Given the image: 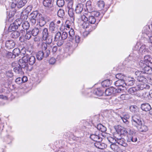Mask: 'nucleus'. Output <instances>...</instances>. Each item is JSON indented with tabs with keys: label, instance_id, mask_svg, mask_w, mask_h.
Returning a JSON list of instances; mask_svg holds the SVG:
<instances>
[{
	"label": "nucleus",
	"instance_id": "obj_25",
	"mask_svg": "<svg viewBox=\"0 0 152 152\" xmlns=\"http://www.w3.org/2000/svg\"><path fill=\"white\" fill-rule=\"evenodd\" d=\"M93 93L97 96H100L103 95L104 91L99 88L95 89L93 91Z\"/></svg>",
	"mask_w": 152,
	"mask_h": 152
},
{
	"label": "nucleus",
	"instance_id": "obj_49",
	"mask_svg": "<svg viewBox=\"0 0 152 152\" xmlns=\"http://www.w3.org/2000/svg\"><path fill=\"white\" fill-rule=\"evenodd\" d=\"M120 98L122 100H126L129 99V95L127 94H122L120 96Z\"/></svg>",
	"mask_w": 152,
	"mask_h": 152
},
{
	"label": "nucleus",
	"instance_id": "obj_8",
	"mask_svg": "<svg viewBox=\"0 0 152 152\" xmlns=\"http://www.w3.org/2000/svg\"><path fill=\"white\" fill-rule=\"evenodd\" d=\"M115 137L116 138V143L124 147H126L127 146V144L124 138H122L121 136H118L116 134L115 135Z\"/></svg>",
	"mask_w": 152,
	"mask_h": 152
},
{
	"label": "nucleus",
	"instance_id": "obj_15",
	"mask_svg": "<svg viewBox=\"0 0 152 152\" xmlns=\"http://www.w3.org/2000/svg\"><path fill=\"white\" fill-rule=\"evenodd\" d=\"M115 88L113 87H111L107 89L105 91V94L106 96L111 95H114Z\"/></svg>",
	"mask_w": 152,
	"mask_h": 152
},
{
	"label": "nucleus",
	"instance_id": "obj_40",
	"mask_svg": "<svg viewBox=\"0 0 152 152\" xmlns=\"http://www.w3.org/2000/svg\"><path fill=\"white\" fill-rule=\"evenodd\" d=\"M61 34L59 31H57L56 33L55 37L54 40L55 41H57L58 40L61 39Z\"/></svg>",
	"mask_w": 152,
	"mask_h": 152
},
{
	"label": "nucleus",
	"instance_id": "obj_1",
	"mask_svg": "<svg viewBox=\"0 0 152 152\" xmlns=\"http://www.w3.org/2000/svg\"><path fill=\"white\" fill-rule=\"evenodd\" d=\"M35 61L34 56L26 54L19 60V62H20V66L22 68L27 71H31L32 69L31 65L34 64Z\"/></svg>",
	"mask_w": 152,
	"mask_h": 152
},
{
	"label": "nucleus",
	"instance_id": "obj_60",
	"mask_svg": "<svg viewBox=\"0 0 152 152\" xmlns=\"http://www.w3.org/2000/svg\"><path fill=\"white\" fill-rule=\"evenodd\" d=\"M123 90H122L121 89L119 88H115L114 95H117V94L120 93Z\"/></svg>",
	"mask_w": 152,
	"mask_h": 152
},
{
	"label": "nucleus",
	"instance_id": "obj_9",
	"mask_svg": "<svg viewBox=\"0 0 152 152\" xmlns=\"http://www.w3.org/2000/svg\"><path fill=\"white\" fill-rule=\"evenodd\" d=\"M115 128L118 134L125 135L127 134L128 132L126 129L121 126H118Z\"/></svg>",
	"mask_w": 152,
	"mask_h": 152
},
{
	"label": "nucleus",
	"instance_id": "obj_29",
	"mask_svg": "<svg viewBox=\"0 0 152 152\" xmlns=\"http://www.w3.org/2000/svg\"><path fill=\"white\" fill-rule=\"evenodd\" d=\"M146 75L142 74L141 76L138 77L137 80L139 82L144 83L147 82V80L146 78Z\"/></svg>",
	"mask_w": 152,
	"mask_h": 152
},
{
	"label": "nucleus",
	"instance_id": "obj_63",
	"mask_svg": "<svg viewBox=\"0 0 152 152\" xmlns=\"http://www.w3.org/2000/svg\"><path fill=\"white\" fill-rule=\"evenodd\" d=\"M15 82L18 84H20L22 83L21 78L18 77L16 78L15 80Z\"/></svg>",
	"mask_w": 152,
	"mask_h": 152
},
{
	"label": "nucleus",
	"instance_id": "obj_27",
	"mask_svg": "<svg viewBox=\"0 0 152 152\" xmlns=\"http://www.w3.org/2000/svg\"><path fill=\"white\" fill-rule=\"evenodd\" d=\"M68 32L69 34L68 38L69 39V41H72L74 39L75 34L73 28H71V29L69 30Z\"/></svg>",
	"mask_w": 152,
	"mask_h": 152
},
{
	"label": "nucleus",
	"instance_id": "obj_32",
	"mask_svg": "<svg viewBox=\"0 0 152 152\" xmlns=\"http://www.w3.org/2000/svg\"><path fill=\"white\" fill-rule=\"evenodd\" d=\"M97 129L99 131L104 132L107 130L106 128L101 124H99L97 126Z\"/></svg>",
	"mask_w": 152,
	"mask_h": 152
},
{
	"label": "nucleus",
	"instance_id": "obj_3",
	"mask_svg": "<svg viewBox=\"0 0 152 152\" xmlns=\"http://www.w3.org/2000/svg\"><path fill=\"white\" fill-rule=\"evenodd\" d=\"M88 11H85L82 15H80V19L83 21L88 22L90 24H94L96 21V19L92 15L90 12H88V8H87Z\"/></svg>",
	"mask_w": 152,
	"mask_h": 152
},
{
	"label": "nucleus",
	"instance_id": "obj_24",
	"mask_svg": "<svg viewBox=\"0 0 152 152\" xmlns=\"http://www.w3.org/2000/svg\"><path fill=\"white\" fill-rule=\"evenodd\" d=\"M150 86L145 83H141L139 84L138 85V89L142 90L144 89H149L150 88Z\"/></svg>",
	"mask_w": 152,
	"mask_h": 152
},
{
	"label": "nucleus",
	"instance_id": "obj_41",
	"mask_svg": "<svg viewBox=\"0 0 152 152\" xmlns=\"http://www.w3.org/2000/svg\"><path fill=\"white\" fill-rule=\"evenodd\" d=\"M42 38H45L49 36V33L47 28H45L43 29L42 31Z\"/></svg>",
	"mask_w": 152,
	"mask_h": 152
},
{
	"label": "nucleus",
	"instance_id": "obj_59",
	"mask_svg": "<svg viewBox=\"0 0 152 152\" xmlns=\"http://www.w3.org/2000/svg\"><path fill=\"white\" fill-rule=\"evenodd\" d=\"M110 147L113 151L116 150L118 148V146L116 145L115 143L111 144Z\"/></svg>",
	"mask_w": 152,
	"mask_h": 152
},
{
	"label": "nucleus",
	"instance_id": "obj_56",
	"mask_svg": "<svg viewBox=\"0 0 152 152\" xmlns=\"http://www.w3.org/2000/svg\"><path fill=\"white\" fill-rule=\"evenodd\" d=\"M42 51L44 53V57L45 58L48 57L50 53V49H48L47 50Z\"/></svg>",
	"mask_w": 152,
	"mask_h": 152
},
{
	"label": "nucleus",
	"instance_id": "obj_2",
	"mask_svg": "<svg viewBox=\"0 0 152 152\" xmlns=\"http://www.w3.org/2000/svg\"><path fill=\"white\" fill-rule=\"evenodd\" d=\"M131 121L132 125L136 127L140 132H145L148 130V127L143 123L141 119L137 115L132 116Z\"/></svg>",
	"mask_w": 152,
	"mask_h": 152
},
{
	"label": "nucleus",
	"instance_id": "obj_33",
	"mask_svg": "<svg viewBox=\"0 0 152 152\" xmlns=\"http://www.w3.org/2000/svg\"><path fill=\"white\" fill-rule=\"evenodd\" d=\"M50 48H51L50 45L46 43L43 42L42 43V51L47 50L48 49H50Z\"/></svg>",
	"mask_w": 152,
	"mask_h": 152
},
{
	"label": "nucleus",
	"instance_id": "obj_34",
	"mask_svg": "<svg viewBox=\"0 0 152 152\" xmlns=\"http://www.w3.org/2000/svg\"><path fill=\"white\" fill-rule=\"evenodd\" d=\"M68 9V13L69 16L71 18V20L74 21V10L73 8H70Z\"/></svg>",
	"mask_w": 152,
	"mask_h": 152
},
{
	"label": "nucleus",
	"instance_id": "obj_55",
	"mask_svg": "<svg viewBox=\"0 0 152 152\" xmlns=\"http://www.w3.org/2000/svg\"><path fill=\"white\" fill-rule=\"evenodd\" d=\"M68 37V34L66 32H63L61 34V39L64 40L65 39Z\"/></svg>",
	"mask_w": 152,
	"mask_h": 152
},
{
	"label": "nucleus",
	"instance_id": "obj_39",
	"mask_svg": "<svg viewBox=\"0 0 152 152\" xmlns=\"http://www.w3.org/2000/svg\"><path fill=\"white\" fill-rule=\"evenodd\" d=\"M30 25L27 21H25L22 24L21 27L24 30H27L29 28Z\"/></svg>",
	"mask_w": 152,
	"mask_h": 152
},
{
	"label": "nucleus",
	"instance_id": "obj_50",
	"mask_svg": "<svg viewBox=\"0 0 152 152\" xmlns=\"http://www.w3.org/2000/svg\"><path fill=\"white\" fill-rule=\"evenodd\" d=\"M39 20V25L40 26H44L46 23V21L44 19V18L41 17H40L39 19H38Z\"/></svg>",
	"mask_w": 152,
	"mask_h": 152
},
{
	"label": "nucleus",
	"instance_id": "obj_10",
	"mask_svg": "<svg viewBox=\"0 0 152 152\" xmlns=\"http://www.w3.org/2000/svg\"><path fill=\"white\" fill-rule=\"evenodd\" d=\"M90 138L96 142L101 141L102 140V138L100 137L99 134L97 133L95 134H92L90 135Z\"/></svg>",
	"mask_w": 152,
	"mask_h": 152
},
{
	"label": "nucleus",
	"instance_id": "obj_13",
	"mask_svg": "<svg viewBox=\"0 0 152 152\" xmlns=\"http://www.w3.org/2000/svg\"><path fill=\"white\" fill-rule=\"evenodd\" d=\"M20 62L19 61L18 66H17L15 67L13 69L15 73L22 75L24 74V72L22 69H23L25 70L20 66Z\"/></svg>",
	"mask_w": 152,
	"mask_h": 152
},
{
	"label": "nucleus",
	"instance_id": "obj_47",
	"mask_svg": "<svg viewBox=\"0 0 152 152\" xmlns=\"http://www.w3.org/2000/svg\"><path fill=\"white\" fill-rule=\"evenodd\" d=\"M32 35L31 31H27L25 35V38L26 39L29 40L31 38Z\"/></svg>",
	"mask_w": 152,
	"mask_h": 152
},
{
	"label": "nucleus",
	"instance_id": "obj_58",
	"mask_svg": "<svg viewBox=\"0 0 152 152\" xmlns=\"http://www.w3.org/2000/svg\"><path fill=\"white\" fill-rule=\"evenodd\" d=\"M68 22H69V20H67L66 21L64 26L65 28L67 30H69L71 29V28H72L71 25H70L69 23H68Z\"/></svg>",
	"mask_w": 152,
	"mask_h": 152
},
{
	"label": "nucleus",
	"instance_id": "obj_12",
	"mask_svg": "<svg viewBox=\"0 0 152 152\" xmlns=\"http://www.w3.org/2000/svg\"><path fill=\"white\" fill-rule=\"evenodd\" d=\"M42 16V14L39 13L38 11H35L30 14V18H33L34 19L38 20L39 19L40 17H41Z\"/></svg>",
	"mask_w": 152,
	"mask_h": 152
},
{
	"label": "nucleus",
	"instance_id": "obj_31",
	"mask_svg": "<svg viewBox=\"0 0 152 152\" xmlns=\"http://www.w3.org/2000/svg\"><path fill=\"white\" fill-rule=\"evenodd\" d=\"M112 81L110 80H107L103 81L101 83L102 85L104 87L109 86L110 85Z\"/></svg>",
	"mask_w": 152,
	"mask_h": 152
},
{
	"label": "nucleus",
	"instance_id": "obj_18",
	"mask_svg": "<svg viewBox=\"0 0 152 152\" xmlns=\"http://www.w3.org/2000/svg\"><path fill=\"white\" fill-rule=\"evenodd\" d=\"M148 48L145 45H142L139 49V53L142 54H146L149 52Z\"/></svg>",
	"mask_w": 152,
	"mask_h": 152
},
{
	"label": "nucleus",
	"instance_id": "obj_35",
	"mask_svg": "<svg viewBox=\"0 0 152 152\" xmlns=\"http://www.w3.org/2000/svg\"><path fill=\"white\" fill-rule=\"evenodd\" d=\"M115 77L118 80H122L124 81H125L126 79V76L121 73L116 74Z\"/></svg>",
	"mask_w": 152,
	"mask_h": 152
},
{
	"label": "nucleus",
	"instance_id": "obj_62",
	"mask_svg": "<svg viewBox=\"0 0 152 152\" xmlns=\"http://www.w3.org/2000/svg\"><path fill=\"white\" fill-rule=\"evenodd\" d=\"M135 74L137 76V78L139 77V76H141L143 74L142 71H136L135 72Z\"/></svg>",
	"mask_w": 152,
	"mask_h": 152
},
{
	"label": "nucleus",
	"instance_id": "obj_14",
	"mask_svg": "<svg viewBox=\"0 0 152 152\" xmlns=\"http://www.w3.org/2000/svg\"><path fill=\"white\" fill-rule=\"evenodd\" d=\"M5 45L7 48L10 49L14 48L15 43L12 40H8L6 42Z\"/></svg>",
	"mask_w": 152,
	"mask_h": 152
},
{
	"label": "nucleus",
	"instance_id": "obj_52",
	"mask_svg": "<svg viewBox=\"0 0 152 152\" xmlns=\"http://www.w3.org/2000/svg\"><path fill=\"white\" fill-rule=\"evenodd\" d=\"M14 23L16 26L18 27V28H20V25L22 23L21 20L19 19H17L14 22Z\"/></svg>",
	"mask_w": 152,
	"mask_h": 152
},
{
	"label": "nucleus",
	"instance_id": "obj_30",
	"mask_svg": "<svg viewBox=\"0 0 152 152\" xmlns=\"http://www.w3.org/2000/svg\"><path fill=\"white\" fill-rule=\"evenodd\" d=\"M137 138L134 135L128 136L127 141L128 142H136L137 141Z\"/></svg>",
	"mask_w": 152,
	"mask_h": 152
},
{
	"label": "nucleus",
	"instance_id": "obj_23",
	"mask_svg": "<svg viewBox=\"0 0 152 152\" xmlns=\"http://www.w3.org/2000/svg\"><path fill=\"white\" fill-rule=\"evenodd\" d=\"M135 80L133 78L129 77L126 82V85L132 86L135 83Z\"/></svg>",
	"mask_w": 152,
	"mask_h": 152
},
{
	"label": "nucleus",
	"instance_id": "obj_42",
	"mask_svg": "<svg viewBox=\"0 0 152 152\" xmlns=\"http://www.w3.org/2000/svg\"><path fill=\"white\" fill-rule=\"evenodd\" d=\"M57 15L58 17L63 18L65 15L64 10L63 9H60L58 11Z\"/></svg>",
	"mask_w": 152,
	"mask_h": 152
},
{
	"label": "nucleus",
	"instance_id": "obj_57",
	"mask_svg": "<svg viewBox=\"0 0 152 152\" xmlns=\"http://www.w3.org/2000/svg\"><path fill=\"white\" fill-rule=\"evenodd\" d=\"M129 109L132 112L135 113L137 110V107L135 105H131L130 106Z\"/></svg>",
	"mask_w": 152,
	"mask_h": 152
},
{
	"label": "nucleus",
	"instance_id": "obj_45",
	"mask_svg": "<svg viewBox=\"0 0 152 152\" xmlns=\"http://www.w3.org/2000/svg\"><path fill=\"white\" fill-rule=\"evenodd\" d=\"M96 4L100 9H102L104 8L105 4L103 1L99 0L97 1Z\"/></svg>",
	"mask_w": 152,
	"mask_h": 152
},
{
	"label": "nucleus",
	"instance_id": "obj_43",
	"mask_svg": "<svg viewBox=\"0 0 152 152\" xmlns=\"http://www.w3.org/2000/svg\"><path fill=\"white\" fill-rule=\"evenodd\" d=\"M13 55L15 56V58L17 56H19L20 54V49L18 48H15L14 49L12 53Z\"/></svg>",
	"mask_w": 152,
	"mask_h": 152
},
{
	"label": "nucleus",
	"instance_id": "obj_53",
	"mask_svg": "<svg viewBox=\"0 0 152 152\" xmlns=\"http://www.w3.org/2000/svg\"><path fill=\"white\" fill-rule=\"evenodd\" d=\"M6 75L8 78H12L13 76V73L11 71H8L6 72Z\"/></svg>",
	"mask_w": 152,
	"mask_h": 152
},
{
	"label": "nucleus",
	"instance_id": "obj_48",
	"mask_svg": "<svg viewBox=\"0 0 152 152\" xmlns=\"http://www.w3.org/2000/svg\"><path fill=\"white\" fill-rule=\"evenodd\" d=\"M5 57L7 58H15V56L12 53L8 52H6L5 54Z\"/></svg>",
	"mask_w": 152,
	"mask_h": 152
},
{
	"label": "nucleus",
	"instance_id": "obj_37",
	"mask_svg": "<svg viewBox=\"0 0 152 152\" xmlns=\"http://www.w3.org/2000/svg\"><path fill=\"white\" fill-rule=\"evenodd\" d=\"M36 57L39 60H42L44 57V53L42 51H39L37 54Z\"/></svg>",
	"mask_w": 152,
	"mask_h": 152
},
{
	"label": "nucleus",
	"instance_id": "obj_38",
	"mask_svg": "<svg viewBox=\"0 0 152 152\" xmlns=\"http://www.w3.org/2000/svg\"><path fill=\"white\" fill-rule=\"evenodd\" d=\"M39 31V30L38 28L35 27L31 31V33L32 35L35 36L37 35Z\"/></svg>",
	"mask_w": 152,
	"mask_h": 152
},
{
	"label": "nucleus",
	"instance_id": "obj_20",
	"mask_svg": "<svg viewBox=\"0 0 152 152\" xmlns=\"http://www.w3.org/2000/svg\"><path fill=\"white\" fill-rule=\"evenodd\" d=\"M114 84L116 86H122L124 87L126 86L125 81L118 80L114 82Z\"/></svg>",
	"mask_w": 152,
	"mask_h": 152
},
{
	"label": "nucleus",
	"instance_id": "obj_54",
	"mask_svg": "<svg viewBox=\"0 0 152 152\" xmlns=\"http://www.w3.org/2000/svg\"><path fill=\"white\" fill-rule=\"evenodd\" d=\"M84 22L82 24V27L84 28H89V26H91L90 23L88 22L83 21Z\"/></svg>",
	"mask_w": 152,
	"mask_h": 152
},
{
	"label": "nucleus",
	"instance_id": "obj_44",
	"mask_svg": "<svg viewBox=\"0 0 152 152\" xmlns=\"http://www.w3.org/2000/svg\"><path fill=\"white\" fill-rule=\"evenodd\" d=\"M107 140L111 144L116 143L117 140H116V138L115 137L114 138L111 137H107Z\"/></svg>",
	"mask_w": 152,
	"mask_h": 152
},
{
	"label": "nucleus",
	"instance_id": "obj_5",
	"mask_svg": "<svg viewBox=\"0 0 152 152\" xmlns=\"http://www.w3.org/2000/svg\"><path fill=\"white\" fill-rule=\"evenodd\" d=\"M27 2V0H19L18 1L12 2L11 4V7L12 8L16 7L18 8H20L25 6Z\"/></svg>",
	"mask_w": 152,
	"mask_h": 152
},
{
	"label": "nucleus",
	"instance_id": "obj_51",
	"mask_svg": "<svg viewBox=\"0 0 152 152\" xmlns=\"http://www.w3.org/2000/svg\"><path fill=\"white\" fill-rule=\"evenodd\" d=\"M65 2L64 0H57L56 1L57 5L59 7H62L64 4Z\"/></svg>",
	"mask_w": 152,
	"mask_h": 152
},
{
	"label": "nucleus",
	"instance_id": "obj_64",
	"mask_svg": "<svg viewBox=\"0 0 152 152\" xmlns=\"http://www.w3.org/2000/svg\"><path fill=\"white\" fill-rule=\"evenodd\" d=\"M64 40L62 39H61L59 40H58L57 41V45L58 46H60L61 45H62L64 42Z\"/></svg>",
	"mask_w": 152,
	"mask_h": 152
},
{
	"label": "nucleus",
	"instance_id": "obj_11",
	"mask_svg": "<svg viewBox=\"0 0 152 152\" xmlns=\"http://www.w3.org/2000/svg\"><path fill=\"white\" fill-rule=\"evenodd\" d=\"M142 61L143 64H149V63L152 64V57L148 55H146L144 56V60H140L139 62H142Z\"/></svg>",
	"mask_w": 152,
	"mask_h": 152
},
{
	"label": "nucleus",
	"instance_id": "obj_26",
	"mask_svg": "<svg viewBox=\"0 0 152 152\" xmlns=\"http://www.w3.org/2000/svg\"><path fill=\"white\" fill-rule=\"evenodd\" d=\"M138 91V90L134 87H131L128 90V92L132 95H136Z\"/></svg>",
	"mask_w": 152,
	"mask_h": 152
},
{
	"label": "nucleus",
	"instance_id": "obj_7",
	"mask_svg": "<svg viewBox=\"0 0 152 152\" xmlns=\"http://www.w3.org/2000/svg\"><path fill=\"white\" fill-rule=\"evenodd\" d=\"M56 20L52 21L50 24L49 29L51 33H55L58 31V26L55 23Z\"/></svg>",
	"mask_w": 152,
	"mask_h": 152
},
{
	"label": "nucleus",
	"instance_id": "obj_21",
	"mask_svg": "<svg viewBox=\"0 0 152 152\" xmlns=\"http://www.w3.org/2000/svg\"><path fill=\"white\" fill-rule=\"evenodd\" d=\"M95 146L96 148L101 149H104L107 146L105 144L101 142V141L96 142L94 143Z\"/></svg>",
	"mask_w": 152,
	"mask_h": 152
},
{
	"label": "nucleus",
	"instance_id": "obj_22",
	"mask_svg": "<svg viewBox=\"0 0 152 152\" xmlns=\"http://www.w3.org/2000/svg\"><path fill=\"white\" fill-rule=\"evenodd\" d=\"M141 108L142 110L145 111H148L151 109V107L148 103H144L141 104Z\"/></svg>",
	"mask_w": 152,
	"mask_h": 152
},
{
	"label": "nucleus",
	"instance_id": "obj_6",
	"mask_svg": "<svg viewBox=\"0 0 152 152\" xmlns=\"http://www.w3.org/2000/svg\"><path fill=\"white\" fill-rule=\"evenodd\" d=\"M32 7L31 5L28 6L21 13V18L24 20H26L28 17V14L31 10Z\"/></svg>",
	"mask_w": 152,
	"mask_h": 152
},
{
	"label": "nucleus",
	"instance_id": "obj_4",
	"mask_svg": "<svg viewBox=\"0 0 152 152\" xmlns=\"http://www.w3.org/2000/svg\"><path fill=\"white\" fill-rule=\"evenodd\" d=\"M142 62H139V64L141 68H142V71L144 75H147V74H152V68L149 66L148 64H144Z\"/></svg>",
	"mask_w": 152,
	"mask_h": 152
},
{
	"label": "nucleus",
	"instance_id": "obj_61",
	"mask_svg": "<svg viewBox=\"0 0 152 152\" xmlns=\"http://www.w3.org/2000/svg\"><path fill=\"white\" fill-rule=\"evenodd\" d=\"M73 1L72 0H70L68 3L67 7L68 9L73 8Z\"/></svg>",
	"mask_w": 152,
	"mask_h": 152
},
{
	"label": "nucleus",
	"instance_id": "obj_16",
	"mask_svg": "<svg viewBox=\"0 0 152 152\" xmlns=\"http://www.w3.org/2000/svg\"><path fill=\"white\" fill-rule=\"evenodd\" d=\"M120 117L122 120L123 122L126 125H128L129 124V121L128 120L130 116L128 114H126L123 115L122 116H120Z\"/></svg>",
	"mask_w": 152,
	"mask_h": 152
},
{
	"label": "nucleus",
	"instance_id": "obj_36",
	"mask_svg": "<svg viewBox=\"0 0 152 152\" xmlns=\"http://www.w3.org/2000/svg\"><path fill=\"white\" fill-rule=\"evenodd\" d=\"M52 37L50 35L47 36L45 38H43L44 40L46 41L45 43L49 45H50L52 42Z\"/></svg>",
	"mask_w": 152,
	"mask_h": 152
},
{
	"label": "nucleus",
	"instance_id": "obj_46",
	"mask_svg": "<svg viewBox=\"0 0 152 152\" xmlns=\"http://www.w3.org/2000/svg\"><path fill=\"white\" fill-rule=\"evenodd\" d=\"M20 33L18 31H14L11 34V37L13 38H16L19 36Z\"/></svg>",
	"mask_w": 152,
	"mask_h": 152
},
{
	"label": "nucleus",
	"instance_id": "obj_17",
	"mask_svg": "<svg viewBox=\"0 0 152 152\" xmlns=\"http://www.w3.org/2000/svg\"><path fill=\"white\" fill-rule=\"evenodd\" d=\"M53 3L52 0H43V4L46 7L50 8L53 6Z\"/></svg>",
	"mask_w": 152,
	"mask_h": 152
},
{
	"label": "nucleus",
	"instance_id": "obj_19",
	"mask_svg": "<svg viewBox=\"0 0 152 152\" xmlns=\"http://www.w3.org/2000/svg\"><path fill=\"white\" fill-rule=\"evenodd\" d=\"M84 5L83 4L80 3L78 4L76 7L75 12L77 13H80L83 11Z\"/></svg>",
	"mask_w": 152,
	"mask_h": 152
},
{
	"label": "nucleus",
	"instance_id": "obj_28",
	"mask_svg": "<svg viewBox=\"0 0 152 152\" xmlns=\"http://www.w3.org/2000/svg\"><path fill=\"white\" fill-rule=\"evenodd\" d=\"M18 28V27L16 26L14 22L12 23L9 26L8 28V31L10 32L12 31H15Z\"/></svg>",
	"mask_w": 152,
	"mask_h": 152
}]
</instances>
